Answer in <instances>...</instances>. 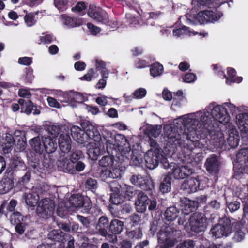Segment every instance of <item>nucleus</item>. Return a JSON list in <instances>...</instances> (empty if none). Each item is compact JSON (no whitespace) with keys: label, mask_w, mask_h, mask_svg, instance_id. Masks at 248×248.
I'll return each instance as SVG.
<instances>
[{"label":"nucleus","mask_w":248,"mask_h":248,"mask_svg":"<svg viewBox=\"0 0 248 248\" xmlns=\"http://www.w3.org/2000/svg\"><path fill=\"white\" fill-rule=\"evenodd\" d=\"M164 133L168 142L186 148L190 151L196 148H200L203 145L199 142L196 133L188 130L185 126L183 117L176 119L173 124L164 126Z\"/></svg>","instance_id":"nucleus-1"},{"label":"nucleus","mask_w":248,"mask_h":248,"mask_svg":"<svg viewBox=\"0 0 248 248\" xmlns=\"http://www.w3.org/2000/svg\"><path fill=\"white\" fill-rule=\"evenodd\" d=\"M210 110L208 108L203 111H198L195 113L190 114L183 117L185 126L188 130L194 131L198 136L197 133L201 132L202 129L210 130L214 127L213 124V118Z\"/></svg>","instance_id":"nucleus-2"},{"label":"nucleus","mask_w":248,"mask_h":248,"mask_svg":"<svg viewBox=\"0 0 248 248\" xmlns=\"http://www.w3.org/2000/svg\"><path fill=\"white\" fill-rule=\"evenodd\" d=\"M180 231L171 226L162 228L158 233V245L156 248H169L177 242L176 236Z\"/></svg>","instance_id":"nucleus-3"},{"label":"nucleus","mask_w":248,"mask_h":248,"mask_svg":"<svg viewBox=\"0 0 248 248\" xmlns=\"http://www.w3.org/2000/svg\"><path fill=\"white\" fill-rule=\"evenodd\" d=\"M71 134L75 140L79 144L87 142L89 139L99 140L98 130L93 125L87 127L86 131L80 128L74 126L70 129Z\"/></svg>","instance_id":"nucleus-4"},{"label":"nucleus","mask_w":248,"mask_h":248,"mask_svg":"<svg viewBox=\"0 0 248 248\" xmlns=\"http://www.w3.org/2000/svg\"><path fill=\"white\" fill-rule=\"evenodd\" d=\"M99 140L93 139V141L89 143L87 145L88 154L89 156L93 160H96L98 157L102 153L105 152L106 150L108 153H110L109 147V143H107L105 139L101 138V136L98 133Z\"/></svg>","instance_id":"nucleus-5"},{"label":"nucleus","mask_w":248,"mask_h":248,"mask_svg":"<svg viewBox=\"0 0 248 248\" xmlns=\"http://www.w3.org/2000/svg\"><path fill=\"white\" fill-rule=\"evenodd\" d=\"M232 230L230 220L227 217L220 219L217 224L213 226L210 232L212 236L216 238L227 236L231 233Z\"/></svg>","instance_id":"nucleus-6"},{"label":"nucleus","mask_w":248,"mask_h":248,"mask_svg":"<svg viewBox=\"0 0 248 248\" xmlns=\"http://www.w3.org/2000/svg\"><path fill=\"white\" fill-rule=\"evenodd\" d=\"M54 209V202L48 198H45L39 202L36 213L40 217L48 218L53 215Z\"/></svg>","instance_id":"nucleus-7"},{"label":"nucleus","mask_w":248,"mask_h":248,"mask_svg":"<svg viewBox=\"0 0 248 248\" xmlns=\"http://www.w3.org/2000/svg\"><path fill=\"white\" fill-rule=\"evenodd\" d=\"M237 161L234 164V171L238 174L247 173L248 169V149L243 148L236 155Z\"/></svg>","instance_id":"nucleus-8"},{"label":"nucleus","mask_w":248,"mask_h":248,"mask_svg":"<svg viewBox=\"0 0 248 248\" xmlns=\"http://www.w3.org/2000/svg\"><path fill=\"white\" fill-rule=\"evenodd\" d=\"M208 109L211 110V115L213 118V122L217 121L225 124L229 121L228 112H226V109L223 106L217 105L213 107L212 105H210Z\"/></svg>","instance_id":"nucleus-9"},{"label":"nucleus","mask_w":248,"mask_h":248,"mask_svg":"<svg viewBox=\"0 0 248 248\" xmlns=\"http://www.w3.org/2000/svg\"><path fill=\"white\" fill-rule=\"evenodd\" d=\"M190 226L192 231L199 232L204 231L206 228V219L204 214L196 212L190 218Z\"/></svg>","instance_id":"nucleus-10"},{"label":"nucleus","mask_w":248,"mask_h":248,"mask_svg":"<svg viewBox=\"0 0 248 248\" xmlns=\"http://www.w3.org/2000/svg\"><path fill=\"white\" fill-rule=\"evenodd\" d=\"M162 157L159 149L149 150L144 156L146 166L150 169L155 168Z\"/></svg>","instance_id":"nucleus-11"},{"label":"nucleus","mask_w":248,"mask_h":248,"mask_svg":"<svg viewBox=\"0 0 248 248\" xmlns=\"http://www.w3.org/2000/svg\"><path fill=\"white\" fill-rule=\"evenodd\" d=\"M208 131H209L211 144H213L215 147L225 149L226 142L223 132L219 130L212 129V128Z\"/></svg>","instance_id":"nucleus-12"},{"label":"nucleus","mask_w":248,"mask_h":248,"mask_svg":"<svg viewBox=\"0 0 248 248\" xmlns=\"http://www.w3.org/2000/svg\"><path fill=\"white\" fill-rule=\"evenodd\" d=\"M130 180L133 185L138 186L144 190H151L154 187L152 179L147 176L134 175L130 178Z\"/></svg>","instance_id":"nucleus-13"},{"label":"nucleus","mask_w":248,"mask_h":248,"mask_svg":"<svg viewBox=\"0 0 248 248\" xmlns=\"http://www.w3.org/2000/svg\"><path fill=\"white\" fill-rule=\"evenodd\" d=\"M69 202L72 207L76 209L83 208L85 212H87L91 208V204L88 200L85 201L83 197L80 194L72 195Z\"/></svg>","instance_id":"nucleus-14"},{"label":"nucleus","mask_w":248,"mask_h":248,"mask_svg":"<svg viewBox=\"0 0 248 248\" xmlns=\"http://www.w3.org/2000/svg\"><path fill=\"white\" fill-rule=\"evenodd\" d=\"M88 15L90 17L98 22L105 23L108 21V17L106 12L95 5L90 6Z\"/></svg>","instance_id":"nucleus-15"},{"label":"nucleus","mask_w":248,"mask_h":248,"mask_svg":"<svg viewBox=\"0 0 248 248\" xmlns=\"http://www.w3.org/2000/svg\"><path fill=\"white\" fill-rule=\"evenodd\" d=\"M70 129L68 128L63 133L60 134L58 144L61 151L68 153L71 149L72 140L69 136Z\"/></svg>","instance_id":"nucleus-16"},{"label":"nucleus","mask_w":248,"mask_h":248,"mask_svg":"<svg viewBox=\"0 0 248 248\" xmlns=\"http://www.w3.org/2000/svg\"><path fill=\"white\" fill-rule=\"evenodd\" d=\"M57 164L59 170L64 172L75 174L74 163L69 160L67 157L61 155Z\"/></svg>","instance_id":"nucleus-17"},{"label":"nucleus","mask_w":248,"mask_h":248,"mask_svg":"<svg viewBox=\"0 0 248 248\" xmlns=\"http://www.w3.org/2000/svg\"><path fill=\"white\" fill-rule=\"evenodd\" d=\"M122 170L119 166L113 165L111 168L105 169L102 170L100 176L105 181L107 178L116 179L121 176Z\"/></svg>","instance_id":"nucleus-18"},{"label":"nucleus","mask_w":248,"mask_h":248,"mask_svg":"<svg viewBox=\"0 0 248 248\" xmlns=\"http://www.w3.org/2000/svg\"><path fill=\"white\" fill-rule=\"evenodd\" d=\"M44 136L39 135L29 141V144L32 149L39 155L45 153Z\"/></svg>","instance_id":"nucleus-19"},{"label":"nucleus","mask_w":248,"mask_h":248,"mask_svg":"<svg viewBox=\"0 0 248 248\" xmlns=\"http://www.w3.org/2000/svg\"><path fill=\"white\" fill-rule=\"evenodd\" d=\"M172 174L175 179H184L194 172V170L187 165L174 166Z\"/></svg>","instance_id":"nucleus-20"},{"label":"nucleus","mask_w":248,"mask_h":248,"mask_svg":"<svg viewBox=\"0 0 248 248\" xmlns=\"http://www.w3.org/2000/svg\"><path fill=\"white\" fill-rule=\"evenodd\" d=\"M196 19L200 24H202L208 22H213L218 19L217 15L212 11L204 10L197 14Z\"/></svg>","instance_id":"nucleus-21"},{"label":"nucleus","mask_w":248,"mask_h":248,"mask_svg":"<svg viewBox=\"0 0 248 248\" xmlns=\"http://www.w3.org/2000/svg\"><path fill=\"white\" fill-rule=\"evenodd\" d=\"M20 106L21 112L27 115L31 114L33 111L34 115L40 114V110L36 108V107L33 105V103L29 100H25L24 99H20L18 101Z\"/></svg>","instance_id":"nucleus-22"},{"label":"nucleus","mask_w":248,"mask_h":248,"mask_svg":"<svg viewBox=\"0 0 248 248\" xmlns=\"http://www.w3.org/2000/svg\"><path fill=\"white\" fill-rule=\"evenodd\" d=\"M199 181L194 177H190L185 180L182 185L184 189L187 191L188 193L195 192L199 188Z\"/></svg>","instance_id":"nucleus-23"},{"label":"nucleus","mask_w":248,"mask_h":248,"mask_svg":"<svg viewBox=\"0 0 248 248\" xmlns=\"http://www.w3.org/2000/svg\"><path fill=\"white\" fill-rule=\"evenodd\" d=\"M207 171L210 173H216L218 171V162L217 156L213 154L208 158L205 163Z\"/></svg>","instance_id":"nucleus-24"},{"label":"nucleus","mask_w":248,"mask_h":248,"mask_svg":"<svg viewBox=\"0 0 248 248\" xmlns=\"http://www.w3.org/2000/svg\"><path fill=\"white\" fill-rule=\"evenodd\" d=\"M108 226L109 227V221L107 217L101 216L98 219L96 226V229L100 235H105L107 234Z\"/></svg>","instance_id":"nucleus-25"},{"label":"nucleus","mask_w":248,"mask_h":248,"mask_svg":"<svg viewBox=\"0 0 248 248\" xmlns=\"http://www.w3.org/2000/svg\"><path fill=\"white\" fill-rule=\"evenodd\" d=\"M236 118L240 130L244 133L248 132V113L239 114L236 116Z\"/></svg>","instance_id":"nucleus-26"},{"label":"nucleus","mask_w":248,"mask_h":248,"mask_svg":"<svg viewBox=\"0 0 248 248\" xmlns=\"http://www.w3.org/2000/svg\"><path fill=\"white\" fill-rule=\"evenodd\" d=\"M3 150L5 153H8L15 145V140L12 135L6 133L3 136Z\"/></svg>","instance_id":"nucleus-27"},{"label":"nucleus","mask_w":248,"mask_h":248,"mask_svg":"<svg viewBox=\"0 0 248 248\" xmlns=\"http://www.w3.org/2000/svg\"><path fill=\"white\" fill-rule=\"evenodd\" d=\"M62 17L63 23L69 27H78L83 23V20L82 18L71 17L65 15H62Z\"/></svg>","instance_id":"nucleus-28"},{"label":"nucleus","mask_w":248,"mask_h":248,"mask_svg":"<svg viewBox=\"0 0 248 248\" xmlns=\"http://www.w3.org/2000/svg\"><path fill=\"white\" fill-rule=\"evenodd\" d=\"M162 126L160 125H148L144 130V133L149 138L158 137L161 132Z\"/></svg>","instance_id":"nucleus-29"},{"label":"nucleus","mask_w":248,"mask_h":248,"mask_svg":"<svg viewBox=\"0 0 248 248\" xmlns=\"http://www.w3.org/2000/svg\"><path fill=\"white\" fill-rule=\"evenodd\" d=\"M45 152L47 154L54 153L57 148V144L55 140L49 136H44Z\"/></svg>","instance_id":"nucleus-30"},{"label":"nucleus","mask_w":248,"mask_h":248,"mask_svg":"<svg viewBox=\"0 0 248 248\" xmlns=\"http://www.w3.org/2000/svg\"><path fill=\"white\" fill-rule=\"evenodd\" d=\"M181 206L182 210L185 211V214H188L193 212L197 207V202L186 198L181 200Z\"/></svg>","instance_id":"nucleus-31"},{"label":"nucleus","mask_w":248,"mask_h":248,"mask_svg":"<svg viewBox=\"0 0 248 248\" xmlns=\"http://www.w3.org/2000/svg\"><path fill=\"white\" fill-rule=\"evenodd\" d=\"M239 141V135L237 130L235 129H232L229 132L226 143H227L231 148H235L238 145Z\"/></svg>","instance_id":"nucleus-32"},{"label":"nucleus","mask_w":248,"mask_h":248,"mask_svg":"<svg viewBox=\"0 0 248 248\" xmlns=\"http://www.w3.org/2000/svg\"><path fill=\"white\" fill-rule=\"evenodd\" d=\"M124 223L117 219L112 220L109 224V231L113 234H119L123 230Z\"/></svg>","instance_id":"nucleus-33"},{"label":"nucleus","mask_w":248,"mask_h":248,"mask_svg":"<svg viewBox=\"0 0 248 248\" xmlns=\"http://www.w3.org/2000/svg\"><path fill=\"white\" fill-rule=\"evenodd\" d=\"M65 233L60 229H54L48 232L47 237L51 240L62 242L65 239Z\"/></svg>","instance_id":"nucleus-34"},{"label":"nucleus","mask_w":248,"mask_h":248,"mask_svg":"<svg viewBox=\"0 0 248 248\" xmlns=\"http://www.w3.org/2000/svg\"><path fill=\"white\" fill-rule=\"evenodd\" d=\"M179 209L176 207L170 206L166 210L164 216L167 220L171 221L174 220L179 216Z\"/></svg>","instance_id":"nucleus-35"},{"label":"nucleus","mask_w":248,"mask_h":248,"mask_svg":"<svg viewBox=\"0 0 248 248\" xmlns=\"http://www.w3.org/2000/svg\"><path fill=\"white\" fill-rule=\"evenodd\" d=\"M24 198L26 204L31 207L35 206L39 199L38 195L35 193H25Z\"/></svg>","instance_id":"nucleus-36"},{"label":"nucleus","mask_w":248,"mask_h":248,"mask_svg":"<svg viewBox=\"0 0 248 248\" xmlns=\"http://www.w3.org/2000/svg\"><path fill=\"white\" fill-rule=\"evenodd\" d=\"M68 129L65 125H53L48 127V130L53 137H56L59 134L63 133Z\"/></svg>","instance_id":"nucleus-37"},{"label":"nucleus","mask_w":248,"mask_h":248,"mask_svg":"<svg viewBox=\"0 0 248 248\" xmlns=\"http://www.w3.org/2000/svg\"><path fill=\"white\" fill-rule=\"evenodd\" d=\"M171 176L168 174L160 185V190L163 193H168L171 189Z\"/></svg>","instance_id":"nucleus-38"},{"label":"nucleus","mask_w":248,"mask_h":248,"mask_svg":"<svg viewBox=\"0 0 248 248\" xmlns=\"http://www.w3.org/2000/svg\"><path fill=\"white\" fill-rule=\"evenodd\" d=\"M131 162L132 165L138 166L142 162V155L138 151H133L131 154Z\"/></svg>","instance_id":"nucleus-39"},{"label":"nucleus","mask_w":248,"mask_h":248,"mask_svg":"<svg viewBox=\"0 0 248 248\" xmlns=\"http://www.w3.org/2000/svg\"><path fill=\"white\" fill-rule=\"evenodd\" d=\"M115 140L116 144L119 147L128 146V140L124 135L122 134H117L115 137Z\"/></svg>","instance_id":"nucleus-40"},{"label":"nucleus","mask_w":248,"mask_h":248,"mask_svg":"<svg viewBox=\"0 0 248 248\" xmlns=\"http://www.w3.org/2000/svg\"><path fill=\"white\" fill-rule=\"evenodd\" d=\"M163 70V66L158 63L153 64L150 68V74L153 77L160 76Z\"/></svg>","instance_id":"nucleus-41"},{"label":"nucleus","mask_w":248,"mask_h":248,"mask_svg":"<svg viewBox=\"0 0 248 248\" xmlns=\"http://www.w3.org/2000/svg\"><path fill=\"white\" fill-rule=\"evenodd\" d=\"M191 34L195 35L196 33L191 31L189 28L186 26H183L182 28L173 30V34L175 36H180L183 34L190 35Z\"/></svg>","instance_id":"nucleus-42"},{"label":"nucleus","mask_w":248,"mask_h":248,"mask_svg":"<svg viewBox=\"0 0 248 248\" xmlns=\"http://www.w3.org/2000/svg\"><path fill=\"white\" fill-rule=\"evenodd\" d=\"M68 0H54L55 6L60 12H63L68 8Z\"/></svg>","instance_id":"nucleus-43"},{"label":"nucleus","mask_w":248,"mask_h":248,"mask_svg":"<svg viewBox=\"0 0 248 248\" xmlns=\"http://www.w3.org/2000/svg\"><path fill=\"white\" fill-rule=\"evenodd\" d=\"M23 220L24 217L19 212H15L10 216V221L13 225L22 222Z\"/></svg>","instance_id":"nucleus-44"},{"label":"nucleus","mask_w":248,"mask_h":248,"mask_svg":"<svg viewBox=\"0 0 248 248\" xmlns=\"http://www.w3.org/2000/svg\"><path fill=\"white\" fill-rule=\"evenodd\" d=\"M13 167L16 170L23 169L25 167L23 161L18 157H13L12 159Z\"/></svg>","instance_id":"nucleus-45"},{"label":"nucleus","mask_w":248,"mask_h":248,"mask_svg":"<svg viewBox=\"0 0 248 248\" xmlns=\"http://www.w3.org/2000/svg\"><path fill=\"white\" fill-rule=\"evenodd\" d=\"M99 163L103 167H110L113 164V157L111 156H103Z\"/></svg>","instance_id":"nucleus-46"},{"label":"nucleus","mask_w":248,"mask_h":248,"mask_svg":"<svg viewBox=\"0 0 248 248\" xmlns=\"http://www.w3.org/2000/svg\"><path fill=\"white\" fill-rule=\"evenodd\" d=\"M1 186L3 188L2 193H7L14 187V182L10 178L5 179L3 181Z\"/></svg>","instance_id":"nucleus-47"},{"label":"nucleus","mask_w":248,"mask_h":248,"mask_svg":"<svg viewBox=\"0 0 248 248\" xmlns=\"http://www.w3.org/2000/svg\"><path fill=\"white\" fill-rule=\"evenodd\" d=\"M83 157V153L81 151L76 150L72 152L70 156V160L74 163L77 162Z\"/></svg>","instance_id":"nucleus-48"},{"label":"nucleus","mask_w":248,"mask_h":248,"mask_svg":"<svg viewBox=\"0 0 248 248\" xmlns=\"http://www.w3.org/2000/svg\"><path fill=\"white\" fill-rule=\"evenodd\" d=\"M41 155V158L42 159V165L46 168L50 166V165L53 162V160L50 158V155H49V154H45L44 153Z\"/></svg>","instance_id":"nucleus-49"},{"label":"nucleus","mask_w":248,"mask_h":248,"mask_svg":"<svg viewBox=\"0 0 248 248\" xmlns=\"http://www.w3.org/2000/svg\"><path fill=\"white\" fill-rule=\"evenodd\" d=\"M24 20L28 27H31L36 23L34 16L33 14L31 13L25 15L24 16Z\"/></svg>","instance_id":"nucleus-50"},{"label":"nucleus","mask_w":248,"mask_h":248,"mask_svg":"<svg viewBox=\"0 0 248 248\" xmlns=\"http://www.w3.org/2000/svg\"><path fill=\"white\" fill-rule=\"evenodd\" d=\"M17 142L16 145V148L20 151H24L27 146L26 141L23 137H18L17 139Z\"/></svg>","instance_id":"nucleus-51"},{"label":"nucleus","mask_w":248,"mask_h":248,"mask_svg":"<svg viewBox=\"0 0 248 248\" xmlns=\"http://www.w3.org/2000/svg\"><path fill=\"white\" fill-rule=\"evenodd\" d=\"M128 235L132 238L139 239L142 236V232L140 229L138 228L130 231L128 233Z\"/></svg>","instance_id":"nucleus-52"},{"label":"nucleus","mask_w":248,"mask_h":248,"mask_svg":"<svg viewBox=\"0 0 248 248\" xmlns=\"http://www.w3.org/2000/svg\"><path fill=\"white\" fill-rule=\"evenodd\" d=\"M195 244L191 240H186L184 242L179 244L176 248H194Z\"/></svg>","instance_id":"nucleus-53"},{"label":"nucleus","mask_w":248,"mask_h":248,"mask_svg":"<svg viewBox=\"0 0 248 248\" xmlns=\"http://www.w3.org/2000/svg\"><path fill=\"white\" fill-rule=\"evenodd\" d=\"M125 196L130 200L132 197L135 196L136 194L138 195L137 190L134 189L133 187L131 186H127L126 187V189L124 191Z\"/></svg>","instance_id":"nucleus-54"},{"label":"nucleus","mask_w":248,"mask_h":248,"mask_svg":"<svg viewBox=\"0 0 248 248\" xmlns=\"http://www.w3.org/2000/svg\"><path fill=\"white\" fill-rule=\"evenodd\" d=\"M146 94V91L144 88H139L136 90L133 93L134 98L136 99H141L144 97Z\"/></svg>","instance_id":"nucleus-55"},{"label":"nucleus","mask_w":248,"mask_h":248,"mask_svg":"<svg viewBox=\"0 0 248 248\" xmlns=\"http://www.w3.org/2000/svg\"><path fill=\"white\" fill-rule=\"evenodd\" d=\"M109 187L112 193H119L120 192L121 186L116 181H112L109 185Z\"/></svg>","instance_id":"nucleus-56"},{"label":"nucleus","mask_w":248,"mask_h":248,"mask_svg":"<svg viewBox=\"0 0 248 248\" xmlns=\"http://www.w3.org/2000/svg\"><path fill=\"white\" fill-rule=\"evenodd\" d=\"M86 186L88 189H95L97 186V181L94 179L89 178L86 181Z\"/></svg>","instance_id":"nucleus-57"},{"label":"nucleus","mask_w":248,"mask_h":248,"mask_svg":"<svg viewBox=\"0 0 248 248\" xmlns=\"http://www.w3.org/2000/svg\"><path fill=\"white\" fill-rule=\"evenodd\" d=\"M135 204L136 206V210L139 213H143L146 211L147 209V203L135 201Z\"/></svg>","instance_id":"nucleus-58"},{"label":"nucleus","mask_w":248,"mask_h":248,"mask_svg":"<svg viewBox=\"0 0 248 248\" xmlns=\"http://www.w3.org/2000/svg\"><path fill=\"white\" fill-rule=\"evenodd\" d=\"M227 206L229 211L233 213L240 208V203L237 201L232 202L228 204Z\"/></svg>","instance_id":"nucleus-59"},{"label":"nucleus","mask_w":248,"mask_h":248,"mask_svg":"<svg viewBox=\"0 0 248 248\" xmlns=\"http://www.w3.org/2000/svg\"><path fill=\"white\" fill-rule=\"evenodd\" d=\"M77 219L82 223L83 226L86 228L89 227L91 221L89 217H84L81 215H77Z\"/></svg>","instance_id":"nucleus-60"},{"label":"nucleus","mask_w":248,"mask_h":248,"mask_svg":"<svg viewBox=\"0 0 248 248\" xmlns=\"http://www.w3.org/2000/svg\"><path fill=\"white\" fill-rule=\"evenodd\" d=\"M245 237V233L241 230L236 231L233 237V239L235 242H240L242 241Z\"/></svg>","instance_id":"nucleus-61"},{"label":"nucleus","mask_w":248,"mask_h":248,"mask_svg":"<svg viewBox=\"0 0 248 248\" xmlns=\"http://www.w3.org/2000/svg\"><path fill=\"white\" fill-rule=\"evenodd\" d=\"M147 204L150 211H155L157 209V204L155 199H149Z\"/></svg>","instance_id":"nucleus-62"},{"label":"nucleus","mask_w":248,"mask_h":248,"mask_svg":"<svg viewBox=\"0 0 248 248\" xmlns=\"http://www.w3.org/2000/svg\"><path fill=\"white\" fill-rule=\"evenodd\" d=\"M121 207V211L123 214H129L132 211V207L129 203H123Z\"/></svg>","instance_id":"nucleus-63"},{"label":"nucleus","mask_w":248,"mask_h":248,"mask_svg":"<svg viewBox=\"0 0 248 248\" xmlns=\"http://www.w3.org/2000/svg\"><path fill=\"white\" fill-rule=\"evenodd\" d=\"M110 202L114 204L118 205L121 202L119 193H111L110 198Z\"/></svg>","instance_id":"nucleus-64"}]
</instances>
